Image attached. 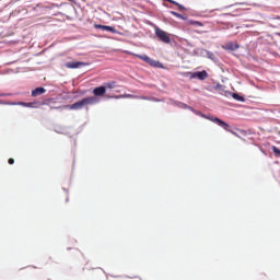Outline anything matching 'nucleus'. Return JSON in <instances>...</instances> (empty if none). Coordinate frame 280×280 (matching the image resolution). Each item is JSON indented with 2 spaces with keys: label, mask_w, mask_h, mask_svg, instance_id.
Returning <instances> with one entry per match:
<instances>
[{
  "label": "nucleus",
  "mask_w": 280,
  "mask_h": 280,
  "mask_svg": "<svg viewBox=\"0 0 280 280\" xmlns=\"http://www.w3.org/2000/svg\"><path fill=\"white\" fill-rule=\"evenodd\" d=\"M271 150H272L275 156H277L278 159H280V149L277 148V147H272Z\"/></svg>",
  "instance_id": "f8f14e48"
},
{
  "label": "nucleus",
  "mask_w": 280,
  "mask_h": 280,
  "mask_svg": "<svg viewBox=\"0 0 280 280\" xmlns=\"http://www.w3.org/2000/svg\"><path fill=\"white\" fill-rule=\"evenodd\" d=\"M233 100H236L237 102H244V96H240V94L234 93L232 95Z\"/></svg>",
  "instance_id": "9b49d317"
},
{
  "label": "nucleus",
  "mask_w": 280,
  "mask_h": 280,
  "mask_svg": "<svg viewBox=\"0 0 280 280\" xmlns=\"http://www.w3.org/2000/svg\"><path fill=\"white\" fill-rule=\"evenodd\" d=\"M205 118L209 119V121H213V124H217L218 126H220L221 128H223V130H226L228 132L231 130V126L220 118H217L213 116H205Z\"/></svg>",
  "instance_id": "7ed1b4c3"
},
{
  "label": "nucleus",
  "mask_w": 280,
  "mask_h": 280,
  "mask_svg": "<svg viewBox=\"0 0 280 280\" xmlns=\"http://www.w3.org/2000/svg\"><path fill=\"white\" fill-rule=\"evenodd\" d=\"M86 62L84 61H69L66 63L67 69H80V67H86Z\"/></svg>",
  "instance_id": "39448f33"
},
{
  "label": "nucleus",
  "mask_w": 280,
  "mask_h": 280,
  "mask_svg": "<svg viewBox=\"0 0 280 280\" xmlns=\"http://www.w3.org/2000/svg\"><path fill=\"white\" fill-rule=\"evenodd\" d=\"M152 101H153V102H159V100H158V98H152Z\"/></svg>",
  "instance_id": "bb28decb"
},
{
  "label": "nucleus",
  "mask_w": 280,
  "mask_h": 280,
  "mask_svg": "<svg viewBox=\"0 0 280 280\" xmlns=\"http://www.w3.org/2000/svg\"><path fill=\"white\" fill-rule=\"evenodd\" d=\"M103 31H105V32H110L112 34H117L116 28L113 27V26H106V25H105V28H104Z\"/></svg>",
  "instance_id": "9d476101"
},
{
  "label": "nucleus",
  "mask_w": 280,
  "mask_h": 280,
  "mask_svg": "<svg viewBox=\"0 0 280 280\" xmlns=\"http://www.w3.org/2000/svg\"><path fill=\"white\" fill-rule=\"evenodd\" d=\"M228 48L229 49H240V46L234 45V44H229Z\"/></svg>",
  "instance_id": "f3484780"
},
{
  "label": "nucleus",
  "mask_w": 280,
  "mask_h": 280,
  "mask_svg": "<svg viewBox=\"0 0 280 280\" xmlns=\"http://www.w3.org/2000/svg\"><path fill=\"white\" fill-rule=\"evenodd\" d=\"M194 25H200V22H194Z\"/></svg>",
  "instance_id": "a878e982"
},
{
  "label": "nucleus",
  "mask_w": 280,
  "mask_h": 280,
  "mask_svg": "<svg viewBox=\"0 0 280 280\" xmlns=\"http://www.w3.org/2000/svg\"><path fill=\"white\" fill-rule=\"evenodd\" d=\"M21 106H27V108H34V103H20Z\"/></svg>",
  "instance_id": "dca6fc26"
},
{
  "label": "nucleus",
  "mask_w": 280,
  "mask_h": 280,
  "mask_svg": "<svg viewBox=\"0 0 280 280\" xmlns=\"http://www.w3.org/2000/svg\"><path fill=\"white\" fill-rule=\"evenodd\" d=\"M191 80L198 78V72H192L191 75H190Z\"/></svg>",
  "instance_id": "6ab92c4d"
},
{
  "label": "nucleus",
  "mask_w": 280,
  "mask_h": 280,
  "mask_svg": "<svg viewBox=\"0 0 280 280\" xmlns=\"http://www.w3.org/2000/svg\"><path fill=\"white\" fill-rule=\"evenodd\" d=\"M136 100H145V101H148V100H150V97H148V96H138Z\"/></svg>",
  "instance_id": "412c9836"
},
{
  "label": "nucleus",
  "mask_w": 280,
  "mask_h": 280,
  "mask_svg": "<svg viewBox=\"0 0 280 280\" xmlns=\"http://www.w3.org/2000/svg\"><path fill=\"white\" fill-rule=\"evenodd\" d=\"M155 36L159 38V40L165 43L166 45H170V43H172L170 35L159 27L155 28Z\"/></svg>",
  "instance_id": "f03ea898"
},
{
  "label": "nucleus",
  "mask_w": 280,
  "mask_h": 280,
  "mask_svg": "<svg viewBox=\"0 0 280 280\" xmlns=\"http://www.w3.org/2000/svg\"><path fill=\"white\" fill-rule=\"evenodd\" d=\"M176 5H177L178 10H180V11L185 10V7H183V4L176 3Z\"/></svg>",
  "instance_id": "aec40b11"
},
{
  "label": "nucleus",
  "mask_w": 280,
  "mask_h": 280,
  "mask_svg": "<svg viewBox=\"0 0 280 280\" xmlns=\"http://www.w3.org/2000/svg\"><path fill=\"white\" fill-rule=\"evenodd\" d=\"M105 89H117V82L110 81L105 83Z\"/></svg>",
  "instance_id": "1a4fd4ad"
},
{
  "label": "nucleus",
  "mask_w": 280,
  "mask_h": 280,
  "mask_svg": "<svg viewBox=\"0 0 280 280\" xmlns=\"http://www.w3.org/2000/svg\"><path fill=\"white\" fill-rule=\"evenodd\" d=\"M182 106H183V108H189V109H191V107L188 106L187 104H182Z\"/></svg>",
  "instance_id": "b1692460"
},
{
  "label": "nucleus",
  "mask_w": 280,
  "mask_h": 280,
  "mask_svg": "<svg viewBox=\"0 0 280 280\" xmlns=\"http://www.w3.org/2000/svg\"><path fill=\"white\" fill-rule=\"evenodd\" d=\"M93 95H95V97H102L103 95H106V86L102 85L95 88L93 90Z\"/></svg>",
  "instance_id": "423d86ee"
},
{
  "label": "nucleus",
  "mask_w": 280,
  "mask_h": 280,
  "mask_svg": "<svg viewBox=\"0 0 280 280\" xmlns=\"http://www.w3.org/2000/svg\"><path fill=\"white\" fill-rule=\"evenodd\" d=\"M8 163H9V165H14V159L10 158Z\"/></svg>",
  "instance_id": "4be33fe9"
},
{
  "label": "nucleus",
  "mask_w": 280,
  "mask_h": 280,
  "mask_svg": "<svg viewBox=\"0 0 280 280\" xmlns=\"http://www.w3.org/2000/svg\"><path fill=\"white\" fill-rule=\"evenodd\" d=\"M105 27H106V25L94 24V28H95V30H103V31H104V30H106Z\"/></svg>",
  "instance_id": "2eb2a0df"
},
{
  "label": "nucleus",
  "mask_w": 280,
  "mask_h": 280,
  "mask_svg": "<svg viewBox=\"0 0 280 280\" xmlns=\"http://www.w3.org/2000/svg\"><path fill=\"white\" fill-rule=\"evenodd\" d=\"M208 58H213V54L212 52H208Z\"/></svg>",
  "instance_id": "393cba45"
},
{
  "label": "nucleus",
  "mask_w": 280,
  "mask_h": 280,
  "mask_svg": "<svg viewBox=\"0 0 280 280\" xmlns=\"http://www.w3.org/2000/svg\"><path fill=\"white\" fill-rule=\"evenodd\" d=\"M44 93H47V90L45 88H36L32 91V97H38V95H44Z\"/></svg>",
  "instance_id": "0eeeda50"
},
{
  "label": "nucleus",
  "mask_w": 280,
  "mask_h": 280,
  "mask_svg": "<svg viewBox=\"0 0 280 280\" xmlns=\"http://www.w3.org/2000/svg\"><path fill=\"white\" fill-rule=\"evenodd\" d=\"M171 14H173V16H176V19H183V15L176 11H171Z\"/></svg>",
  "instance_id": "4468645a"
},
{
  "label": "nucleus",
  "mask_w": 280,
  "mask_h": 280,
  "mask_svg": "<svg viewBox=\"0 0 280 280\" xmlns=\"http://www.w3.org/2000/svg\"><path fill=\"white\" fill-rule=\"evenodd\" d=\"M166 1H168V3H173L174 5H176V3H178V2H176L174 0H166Z\"/></svg>",
  "instance_id": "5701e85b"
},
{
  "label": "nucleus",
  "mask_w": 280,
  "mask_h": 280,
  "mask_svg": "<svg viewBox=\"0 0 280 280\" xmlns=\"http://www.w3.org/2000/svg\"><path fill=\"white\" fill-rule=\"evenodd\" d=\"M198 80H207L209 78V73H207L206 70H202L200 72H197Z\"/></svg>",
  "instance_id": "6e6552de"
},
{
  "label": "nucleus",
  "mask_w": 280,
  "mask_h": 280,
  "mask_svg": "<svg viewBox=\"0 0 280 280\" xmlns=\"http://www.w3.org/2000/svg\"><path fill=\"white\" fill-rule=\"evenodd\" d=\"M100 101L95 96L85 97L81 101L75 102L72 105H66L65 108H70V110H82V108L86 106H93V104H97Z\"/></svg>",
  "instance_id": "f257e3e1"
},
{
  "label": "nucleus",
  "mask_w": 280,
  "mask_h": 280,
  "mask_svg": "<svg viewBox=\"0 0 280 280\" xmlns=\"http://www.w3.org/2000/svg\"><path fill=\"white\" fill-rule=\"evenodd\" d=\"M136 58L143 60V62H147V65H150L151 67H159L161 65V62L153 60L148 55H136Z\"/></svg>",
  "instance_id": "20e7f679"
},
{
  "label": "nucleus",
  "mask_w": 280,
  "mask_h": 280,
  "mask_svg": "<svg viewBox=\"0 0 280 280\" xmlns=\"http://www.w3.org/2000/svg\"><path fill=\"white\" fill-rule=\"evenodd\" d=\"M114 100H125L124 94L114 96Z\"/></svg>",
  "instance_id": "a211bd4d"
},
{
  "label": "nucleus",
  "mask_w": 280,
  "mask_h": 280,
  "mask_svg": "<svg viewBox=\"0 0 280 280\" xmlns=\"http://www.w3.org/2000/svg\"><path fill=\"white\" fill-rule=\"evenodd\" d=\"M122 95H124L125 100H126V98H127V100H135V98L139 97V96L132 95V94H122Z\"/></svg>",
  "instance_id": "ddd939ff"
}]
</instances>
